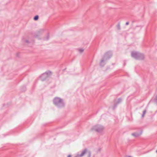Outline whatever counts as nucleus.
<instances>
[{"mask_svg": "<svg viewBox=\"0 0 157 157\" xmlns=\"http://www.w3.org/2000/svg\"><path fill=\"white\" fill-rule=\"evenodd\" d=\"M53 102L55 105L58 108H62L65 105L63 99L59 97L55 98Z\"/></svg>", "mask_w": 157, "mask_h": 157, "instance_id": "1", "label": "nucleus"}, {"mask_svg": "<svg viewBox=\"0 0 157 157\" xmlns=\"http://www.w3.org/2000/svg\"><path fill=\"white\" fill-rule=\"evenodd\" d=\"M112 53L110 51H108L106 52L104 55L103 59L100 62V66L102 67H104L105 64V61L109 59L112 56Z\"/></svg>", "mask_w": 157, "mask_h": 157, "instance_id": "2", "label": "nucleus"}, {"mask_svg": "<svg viewBox=\"0 0 157 157\" xmlns=\"http://www.w3.org/2000/svg\"><path fill=\"white\" fill-rule=\"evenodd\" d=\"M104 129V127L100 125H97L93 126L91 129L90 131H95L98 132H100L102 131Z\"/></svg>", "mask_w": 157, "mask_h": 157, "instance_id": "3", "label": "nucleus"}, {"mask_svg": "<svg viewBox=\"0 0 157 157\" xmlns=\"http://www.w3.org/2000/svg\"><path fill=\"white\" fill-rule=\"evenodd\" d=\"M52 74V73L50 71L46 72L43 73L40 76V78L42 81H43L46 80L49 76H50Z\"/></svg>", "mask_w": 157, "mask_h": 157, "instance_id": "4", "label": "nucleus"}, {"mask_svg": "<svg viewBox=\"0 0 157 157\" xmlns=\"http://www.w3.org/2000/svg\"><path fill=\"white\" fill-rule=\"evenodd\" d=\"M86 153H87L88 154V156L87 157H91V152L90 151H88L87 149L86 148H85L83 150L80 154H77L76 156L77 157H82Z\"/></svg>", "mask_w": 157, "mask_h": 157, "instance_id": "5", "label": "nucleus"}, {"mask_svg": "<svg viewBox=\"0 0 157 157\" xmlns=\"http://www.w3.org/2000/svg\"><path fill=\"white\" fill-rule=\"evenodd\" d=\"M138 52L132 51L131 53V56L132 57L138 60L137 56H138Z\"/></svg>", "mask_w": 157, "mask_h": 157, "instance_id": "6", "label": "nucleus"}, {"mask_svg": "<svg viewBox=\"0 0 157 157\" xmlns=\"http://www.w3.org/2000/svg\"><path fill=\"white\" fill-rule=\"evenodd\" d=\"M142 131L140 129V131L139 132H135L132 134V135L135 137H137L140 136L142 133Z\"/></svg>", "mask_w": 157, "mask_h": 157, "instance_id": "7", "label": "nucleus"}, {"mask_svg": "<svg viewBox=\"0 0 157 157\" xmlns=\"http://www.w3.org/2000/svg\"><path fill=\"white\" fill-rule=\"evenodd\" d=\"M138 54L139 55L137 56L138 58V60H143L144 58V55L143 54L139 52H138Z\"/></svg>", "mask_w": 157, "mask_h": 157, "instance_id": "8", "label": "nucleus"}, {"mask_svg": "<svg viewBox=\"0 0 157 157\" xmlns=\"http://www.w3.org/2000/svg\"><path fill=\"white\" fill-rule=\"evenodd\" d=\"M122 101V99L121 98H119L118 100L117 101V102L116 103H117V104H119Z\"/></svg>", "mask_w": 157, "mask_h": 157, "instance_id": "9", "label": "nucleus"}, {"mask_svg": "<svg viewBox=\"0 0 157 157\" xmlns=\"http://www.w3.org/2000/svg\"><path fill=\"white\" fill-rule=\"evenodd\" d=\"M49 34H48L47 37H44V40H48L49 38Z\"/></svg>", "mask_w": 157, "mask_h": 157, "instance_id": "10", "label": "nucleus"}, {"mask_svg": "<svg viewBox=\"0 0 157 157\" xmlns=\"http://www.w3.org/2000/svg\"><path fill=\"white\" fill-rule=\"evenodd\" d=\"M39 18V16L38 15L35 16L33 18V19L34 20L36 21Z\"/></svg>", "mask_w": 157, "mask_h": 157, "instance_id": "11", "label": "nucleus"}, {"mask_svg": "<svg viewBox=\"0 0 157 157\" xmlns=\"http://www.w3.org/2000/svg\"><path fill=\"white\" fill-rule=\"evenodd\" d=\"M118 105V104H117V103L113 105V108H112L114 110L116 108L117 106Z\"/></svg>", "mask_w": 157, "mask_h": 157, "instance_id": "12", "label": "nucleus"}, {"mask_svg": "<svg viewBox=\"0 0 157 157\" xmlns=\"http://www.w3.org/2000/svg\"><path fill=\"white\" fill-rule=\"evenodd\" d=\"M146 109H145L144 110V111H143V114L142 115V117H143L144 116L145 114L146 113Z\"/></svg>", "mask_w": 157, "mask_h": 157, "instance_id": "13", "label": "nucleus"}, {"mask_svg": "<svg viewBox=\"0 0 157 157\" xmlns=\"http://www.w3.org/2000/svg\"><path fill=\"white\" fill-rule=\"evenodd\" d=\"M117 28L118 30L120 29V23H118L117 25Z\"/></svg>", "mask_w": 157, "mask_h": 157, "instance_id": "14", "label": "nucleus"}, {"mask_svg": "<svg viewBox=\"0 0 157 157\" xmlns=\"http://www.w3.org/2000/svg\"><path fill=\"white\" fill-rule=\"evenodd\" d=\"M79 52L81 53H82L83 51V49H78Z\"/></svg>", "mask_w": 157, "mask_h": 157, "instance_id": "15", "label": "nucleus"}, {"mask_svg": "<svg viewBox=\"0 0 157 157\" xmlns=\"http://www.w3.org/2000/svg\"><path fill=\"white\" fill-rule=\"evenodd\" d=\"M154 100L156 102H157V95L156 96L154 99Z\"/></svg>", "mask_w": 157, "mask_h": 157, "instance_id": "16", "label": "nucleus"}, {"mask_svg": "<svg viewBox=\"0 0 157 157\" xmlns=\"http://www.w3.org/2000/svg\"><path fill=\"white\" fill-rule=\"evenodd\" d=\"M129 24V23L128 22H127L126 23V24H125V25H128Z\"/></svg>", "mask_w": 157, "mask_h": 157, "instance_id": "17", "label": "nucleus"}, {"mask_svg": "<svg viewBox=\"0 0 157 157\" xmlns=\"http://www.w3.org/2000/svg\"><path fill=\"white\" fill-rule=\"evenodd\" d=\"M25 42H26V43H29V40H26L25 41Z\"/></svg>", "mask_w": 157, "mask_h": 157, "instance_id": "18", "label": "nucleus"}, {"mask_svg": "<svg viewBox=\"0 0 157 157\" xmlns=\"http://www.w3.org/2000/svg\"><path fill=\"white\" fill-rule=\"evenodd\" d=\"M71 157V155H68V156H67V157Z\"/></svg>", "mask_w": 157, "mask_h": 157, "instance_id": "19", "label": "nucleus"}, {"mask_svg": "<svg viewBox=\"0 0 157 157\" xmlns=\"http://www.w3.org/2000/svg\"><path fill=\"white\" fill-rule=\"evenodd\" d=\"M126 157H132L130 156H127Z\"/></svg>", "mask_w": 157, "mask_h": 157, "instance_id": "20", "label": "nucleus"}, {"mask_svg": "<svg viewBox=\"0 0 157 157\" xmlns=\"http://www.w3.org/2000/svg\"><path fill=\"white\" fill-rule=\"evenodd\" d=\"M38 36V35H36H36H35V36H35V37H36V36Z\"/></svg>", "mask_w": 157, "mask_h": 157, "instance_id": "21", "label": "nucleus"}, {"mask_svg": "<svg viewBox=\"0 0 157 157\" xmlns=\"http://www.w3.org/2000/svg\"><path fill=\"white\" fill-rule=\"evenodd\" d=\"M23 87V88H25V86H24Z\"/></svg>", "mask_w": 157, "mask_h": 157, "instance_id": "22", "label": "nucleus"}, {"mask_svg": "<svg viewBox=\"0 0 157 157\" xmlns=\"http://www.w3.org/2000/svg\"><path fill=\"white\" fill-rule=\"evenodd\" d=\"M66 68H65V69H64L63 70V71L65 70H66Z\"/></svg>", "mask_w": 157, "mask_h": 157, "instance_id": "23", "label": "nucleus"}, {"mask_svg": "<svg viewBox=\"0 0 157 157\" xmlns=\"http://www.w3.org/2000/svg\"><path fill=\"white\" fill-rule=\"evenodd\" d=\"M156 152L157 153V150L156 151Z\"/></svg>", "mask_w": 157, "mask_h": 157, "instance_id": "24", "label": "nucleus"}, {"mask_svg": "<svg viewBox=\"0 0 157 157\" xmlns=\"http://www.w3.org/2000/svg\"><path fill=\"white\" fill-rule=\"evenodd\" d=\"M77 157V156H75V157Z\"/></svg>", "mask_w": 157, "mask_h": 157, "instance_id": "25", "label": "nucleus"}]
</instances>
